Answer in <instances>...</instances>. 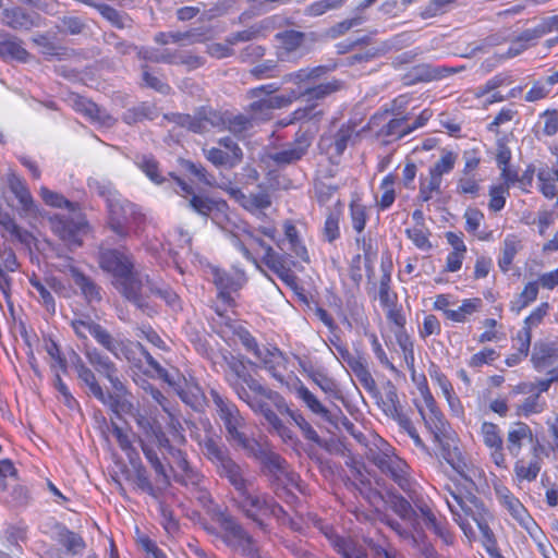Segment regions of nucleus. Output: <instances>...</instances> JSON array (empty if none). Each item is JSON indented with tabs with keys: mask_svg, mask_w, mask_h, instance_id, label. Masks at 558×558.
Returning a JSON list of instances; mask_svg holds the SVG:
<instances>
[{
	"mask_svg": "<svg viewBox=\"0 0 558 558\" xmlns=\"http://www.w3.org/2000/svg\"><path fill=\"white\" fill-rule=\"evenodd\" d=\"M286 413L289 414V416L300 427L304 437L307 440H311L317 445L322 444V439L317 432L312 427V425L305 420V417L301 413L292 411L289 408H286Z\"/></svg>",
	"mask_w": 558,
	"mask_h": 558,
	"instance_id": "62",
	"label": "nucleus"
},
{
	"mask_svg": "<svg viewBox=\"0 0 558 558\" xmlns=\"http://www.w3.org/2000/svg\"><path fill=\"white\" fill-rule=\"evenodd\" d=\"M257 462L260 464V472L269 478V482H271L288 463L287 460L274 451L270 446Z\"/></svg>",
	"mask_w": 558,
	"mask_h": 558,
	"instance_id": "33",
	"label": "nucleus"
},
{
	"mask_svg": "<svg viewBox=\"0 0 558 558\" xmlns=\"http://www.w3.org/2000/svg\"><path fill=\"white\" fill-rule=\"evenodd\" d=\"M379 442L380 447H377V449H369L367 458L381 471L385 466H387V463L392 460L395 454H392L391 448L386 441L379 439Z\"/></svg>",
	"mask_w": 558,
	"mask_h": 558,
	"instance_id": "58",
	"label": "nucleus"
},
{
	"mask_svg": "<svg viewBox=\"0 0 558 558\" xmlns=\"http://www.w3.org/2000/svg\"><path fill=\"white\" fill-rule=\"evenodd\" d=\"M344 88V82L338 78L317 84L305 88L299 94V97L307 102L324 100L332 94Z\"/></svg>",
	"mask_w": 558,
	"mask_h": 558,
	"instance_id": "29",
	"label": "nucleus"
},
{
	"mask_svg": "<svg viewBox=\"0 0 558 558\" xmlns=\"http://www.w3.org/2000/svg\"><path fill=\"white\" fill-rule=\"evenodd\" d=\"M223 362L226 364L225 380L229 387L254 413L263 415L272 429L277 432L283 423L270 409L268 401L272 402L278 411L283 413L286 408H289L283 398L278 392L264 386L250 373L247 364L255 366V363L245 360L242 355L231 353L223 355Z\"/></svg>",
	"mask_w": 558,
	"mask_h": 558,
	"instance_id": "1",
	"label": "nucleus"
},
{
	"mask_svg": "<svg viewBox=\"0 0 558 558\" xmlns=\"http://www.w3.org/2000/svg\"><path fill=\"white\" fill-rule=\"evenodd\" d=\"M263 263L274 271L289 288L298 289V277L291 269V262L286 255L274 251L271 246H266V253L263 256Z\"/></svg>",
	"mask_w": 558,
	"mask_h": 558,
	"instance_id": "14",
	"label": "nucleus"
},
{
	"mask_svg": "<svg viewBox=\"0 0 558 558\" xmlns=\"http://www.w3.org/2000/svg\"><path fill=\"white\" fill-rule=\"evenodd\" d=\"M381 472L389 475L401 489L407 490L410 487L407 476V463L399 457L395 456Z\"/></svg>",
	"mask_w": 558,
	"mask_h": 558,
	"instance_id": "40",
	"label": "nucleus"
},
{
	"mask_svg": "<svg viewBox=\"0 0 558 558\" xmlns=\"http://www.w3.org/2000/svg\"><path fill=\"white\" fill-rule=\"evenodd\" d=\"M307 376L327 395L335 399H342L341 392L338 388L337 383L327 376V374L322 369H316L311 367L305 371Z\"/></svg>",
	"mask_w": 558,
	"mask_h": 558,
	"instance_id": "38",
	"label": "nucleus"
},
{
	"mask_svg": "<svg viewBox=\"0 0 558 558\" xmlns=\"http://www.w3.org/2000/svg\"><path fill=\"white\" fill-rule=\"evenodd\" d=\"M99 267L113 278L112 284L117 291L131 302L138 311L148 317L157 314V308L147 302L142 293V274L135 268L133 255L128 251L100 247L98 252Z\"/></svg>",
	"mask_w": 558,
	"mask_h": 558,
	"instance_id": "4",
	"label": "nucleus"
},
{
	"mask_svg": "<svg viewBox=\"0 0 558 558\" xmlns=\"http://www.w3.org/2000/svg\"><path fill=\"white\" fill-rule=\"evenodd\" d=\"M38 14L26 12L21 7L8 8L2 11V23L14 31H29L38 26Z\"/></svg>",
	"mask_w": 558,
	"mask_h": 558,
	"instance_id": "27",
	"label": "nucleus"
},
{
	"mask_svg": "<svg viewBox=\"0 0 558 558\" xmlns=\"http://www.w3.org/2000/svg\"><path fill=\"white\" fill-rule=\"evenodd\" d=\"M223 362L226 364L225 380L229 387L254 413L263 415L272 429L277 432L283 423L270 409L268 401L272 402L278 411L283 413L286 408H289L283 398L278 392L264 386L250 373L247 364L255 366V363L245 360L242 355L231 353L223 355Z\"/></svg>",
	"mask_w": 558,
	"mask_h": 558,
	"instance_id": "3",
	"label": "nucleus"
},
{
	"mask_svg": "<svg viewBox=\"0 0 558 558\" xmlns=\"http://www.w3.org/2000/svg\"><path fill=\"white\" fill-rule=\"evenodd\" d=\"M56 28L59 33L78 35L86 28V24L78 16L64 15L59 19V23Z\"/></svg>",
	"mask_w": 558,
	"mask_h": 558,
	"instance_id": "61",
	"label": "nucleus"
},
{
	"mask_svg": "<svg viewBox=\"0 0 558 558\" xmlns=\"http://www.w3.org/2000/svg\"><path fill=\"white\" fill-rule=\"evenodd\" d=\"M230 442H234L244 450L248 458H253L256 461L259 460L269 447L268 442H260L255 438H250L244 433H240L239 436L234 437Z\"/></svg>",
	"mask_w": 558,
	"mask_h": 558,
	"instance_id": "36",
	"label": "nucleus"
},
{
	"mask_svg": "<svg viewBox=\"0 0 558 558\" xmlns=\"http://www.w3.org/2000/svg\"><path fill=\"white\" fill-rule=\"evenodd\" d=\"M440 453L448 464L463 478L472 483L470 471L471 466L468 463L463 452L453 439L445 438L439 439Z\"/></svg>",
	"mask_w": 558,
	"mask_h": 558,
	"instance_id": "16",
	"label": "nucleus"
},
{
	"mask_svg": "<svg viewBox=\"0 0 558 558\" xmlns=\"http://www.w3.org/2000/svg\"><path fill=\"white\" fill-rule=\"evenodd\" d=\"M538 295V282H529L523 291L510 303V310L519 314L523 308L529 306L532 302L537 299Z\"/></svg>",
	"mask_w": 558,
	"mask_h": 558,
	"instance_id": "48",
	"label": "nucleus"
},
{
	"mask_svg": "<svg viewBox=\"0 0 558 558\" xmlns=\"http://www.w3.org/2000/svg\"><path fill=\"white\" fill-rule=\"evenodd\" d=\"M175 182L181 190L180 192L177 191V193L187 199V206L193 211L203 217L210 215V209L216 202L215 198L195 194L193 186L181 178H175Z\"/></svg>",
	"mask_w": 558,
	"mask_h": 558,
	"instance_id": "25",
	"label": "nucleus"
},
{
	"mask_svg": "<svg viewBox=\"0 0 558 558\" xmlns=\"http://www.w3.org/2000/svg\"><path fill=\"white\" fill-rule=\"evenodd\" d=\"M142 293L146 295L148 301L150 295L157 296L165 301V303L173 311L181 310L180 296L177 292L167 283L156 281L149 278L148 275L143 276L142 281Z\"/></svg>",
	"mask_w": 558,
	"mask_h": 558,
	"instance_id": "18",
	"label": "nucleus"
},
{
	"mask_svg": "<svg viewBox=\"0 0 558 558\" xmlns=\"http://www.w3.org/2000/svg\"><path fill=\"white\" fill-rule=\"evenodd\" d=\"M252 483L246 484L244 487L239 489V495L235 500L236 508L251 521H253L257 527L264 533L268 532V524L264 521L266 509L268 508L269 495L260 493L258 490H251L250 486Z\"/></svg>",
	"mask_w": 558,
	"mask_h": 558,
	"instance_id": "9",
	"label": "nucleus"
},
{
	"mask_svg": "<svg viewBox=\"0 0 558 558\" xmlns=\"http://www.w3.org/2000/svg\"><path fill=\"white\" fill-rule=\"evenodd\" d=\"M283 227H284V235H286V239L288 240V244H289L288 250H290L292 253H294L295 256L300 257L302 260L308 262L310 258H308L307 250L301 243L295 226L290 221H286Z\"/></svg>",
	"mask_w": 558,
	"mask_h": 558,
	"instance_id": "50",
	"label": "nucleus"
},
{
	"mask_svg": "<svg viewBox=\"0 0 558 558\" xmlns=\"http://www.w3.org/2000/svg\"><path fill=\"white\" fill-rule=\"evenodd\" d=\"M70 274L87 303L100 302V287L90 277L76 267H70Z\"/></svg>",
	"mask_w": 558,
	"mask_h": 558,
	"instance_id": "30",
	"label": "nucleus"
},
{
	"mask_svg": "<svg viewBox=\"0 0 558 558\" xmlns=\"http://www.w3.org/2000/svg\"><path fill=\"white\" fill-rule=\"evenodd\" d=\"M204 457L213 464L216 473L229 482L238 492L250 481L244 477L242 466L231 457L228 447L211 436H206L201 442Z\"/></svg>",
	"mask_w": 558,
	"mask_h": 558,
	"instance_id": "6",
	"label": "nucleus"
},
{
	"mask_svg": "<svg viewBox=\"0 0 558 558\" xmlns=\"http://www.w3.org/2000/svg\"><path fill=\"white\" fill-rule=\"evenodd\" d=\"M75 106L77 111L84 113L93 122H97L101 125L112 124V118L106 111L101 110L95 102L85 98H78L75 101Z\"/></svg>",
	"mask_w": 558,
	"mask_h": 558,
	"instance_id": "35",
	"label": "nucleus"
},
{
	"mask_svg": "<svg viewBox=\"0 0 558 558\" xmlns=\"http://www.w3.org/2000/svg\"><path fill=\"white\" fill-rule=\"evenodd\" d=\"M9 185L10 190L22 205L23 210L26 213H33L35 210L34 199L24 182L20 178L12 175L9 180Z\"/></svg>",
	"mask_w": 558,
	"mask_h": 558,
	"instance_id": "45",
	"label": "nucleus"
},
{
	"mask_svg": "<svg viewBox=\"0 0 558 558\" xmlns=\"http://www.w3.org/2000/svg\"><path fill=\"white\" fill-rule=\"evenodd\" d=\"M78 379L88 387L89 393L93 395L102 404L109 407L114 413L119 414V408L123 403L111 393H105L98 384L94 372L89 367H85L77 373Z\"/></svg>",
	"mask_w": 558,
	"mask_h": 558,
	"instance_id": "23",
	"label": "nucleus"
},
{
	"mask_svg": "<svg viewBox=\"0 0 558 558\" xmlns=\"http://www.w3.org/2000/svg\"><path fill=\"white\" fill-rule=\"evenodd\" d=\"M300 482V475L290 468L289 463H287L286 468H283L282 471L272 478L270 485L275 493L278 496H281L279 490L289 493V488H299Z\"/></svg>",
	"mask_w": 558,
	"mask_h": 558,
	"instance_id": "34",
	"label": "nucleus"
},
{
	"mask_svg": "<svg viewBox=\"0 0 558 558\" xmlns=\"http://www.w3.org/2000/svg\"><path fill=\"white\" fill-rule=\"evenodd\" d=\"M483 442L488 448H499L504 445L499 427L490 422H484L481 427Z\"/></svg>",
	"mask_w": 558,
	"mask_h": 558,
	"instance_id": "64",
	"label": "nucleus"
},
{
	"mask_svg": "<svg viewBox=\"0 0 558 558\" xmlns=\"http://www.w3.org/2000/svg\"><path fill=\"white\" fill-rule=\"evenodd\" d=\"M108 213H109V228L120 238L125 239L129 236L126 223L129 220L142 217L137 211L136 206L128 201H119L108 198Z\"/></svg>",
	"mask_w": 558,
	"mask_h": 558,
	"instance_id": "12",
	"label": "nucleus"
},
{
	"mask_svg": "<svg viewBox=\"0 0 558 558\" xmlns=\"http://www.w3.org/2000/svg\"><path fill=\"white\" fill-rule=\"evenodd\" d=\"M323 534L329 541L330 545L335 547L338 554H341L343 558H352L351 549L354 546L353 539H347L337 534L336 530L331 525H323L320 527Z\"/></svg>",
	"mask_w": 558,
	"mask_h": 558,
	"instance_id": "43",
	"label": "nucleus"
},
{
	"mask_svg": "<svg viewBox=\"0 0 558 558\" xmlns=\"http://www.w3.org/2000/svg\"><path fill=\"white\" fill-rule=\"evenodd\" d=\"M312 141L310 132L299 130L293 142L286 144L280 150L270 153L268 157L278 167L293 165L307 154Z\"/></svg>",
	"mask_w": 558,
	"mask_h": 558,
	"instance_id": "10",
	"label": "nucleus"
},
{
	"mask_svg": "<svg viewBox=\"0 0 558 558\" xmlns=\"http://www.w3.org/2000/svg\"><path fill=\"white\" fill-rule=\"evenodd\" d=\"M223 362L226 364L225 380L229 387L254 413L263 415L272 429L277 432L283 423L270 409L268 401L272 402L278 411L283 413L286 408H289L283 398L278 392L264 386L250 373L247 364L255 366V363L245 360L242 355L231 353L223 355Z\"/></svg>",
	"mask_w": 558,
	"mask_h": 558,
	"instance_id": "2",
	"label": "nucleus"
},
{
	"mask_svg": "<svg viewBox=\"0 0 558 558\" xmlns=\"http://www.w3.org/2000/svg\"><path fill=\"white\" fill-rule=\"evenodd\" d=\"M385 541L381 543L375 542L373 538H364L365 548L362 553H354L355 545L351 549V557L352 558H366L368 556H374L377 558H392L390 554L387 551V549L384 546Z\"/></svg>",
	"mask_w": 558,
	"mask_h": 558,
	"instance_id": "55",
	"label": "nucleus"
},
{
	"mask_svg": "<svg viewBox=\"0 0 558 558\" xmlns=\"http://www.w3.org/2000/svg\"><path fill=\"white\" fill-rule=\"evenodd\" d=\"M458 155L453 151H445L441 157L429 168V177L442 182V175L450 173L457 162Z\"/></svg>",
	"mask_w": 558,
	"mask_h": 558,
	"instance_id": "51",
	"label": "nucleus"
},
{
	"mask_svg": "<svg viewBox=\"0 0 558 558\" xmlns=\"http://www.w3.org/2000/svg\"><path fill=\"white\" fill-rule=\"evenodd\" d=\"M355 133L354 124H342L333 135H323L319 141V148L329 154L330 157H340L348 147L349 141Z\"/></svg>",
	"mask_w": 558,
	"mask_h": 558,
	"instance_id": "15",
	"label": "nucleus"
},
{
	"mask_svg": "<svg viewBox=\"0 0 558 558\" xmlns=\"http://www.w3.org/2000/svg\"><path fill=\"white\" fill-rule=\"evenodd\" d=\"M420 390L424 398L425 404H426L427 409L429 410L430 416L428 420H426L422 409H420V413L423 416V418L425 420L426 425L430 429H433V432L435 434V438L438 439L439 436H438L437 432L442 430L445 427L444 415L436 407V402H435L432 393L429 392L427 386L425 385L424 388H420Z\"/></svg>",
	"mask_w": 558,
	"mask_h": 558,
	"instance_id": "32",
	"label": "nucleus"
},
{
	"mask_svg": "<svg viewBox=\"0 0 558 558\" xmlns=\"http://www.w3.org/2000/svg\"><path fill=\"white\" fill-rule=\"evenodd\" d=\"M388 504L395 513L411 526H414L417 513L403 496L392 494L389 497Z\"/></svg>",
	"mask_w": 558,
	"mask_h": 558,
	"instance_id": "42",
	"label": "nucleus"
},
{
	"mask_svg": "<svg viewBox=\"0 0 558 558\" xmlns=\"http://www.w3.org/2000/svg\"><path fill=\"white\" fill-rule=\"evenodd\" d=\"M482 306V300L478 298L464 300L458 310H445L448 319L457 323L465 322L469 315L475 313Z\"/></svg>",
	"mask_w": 558,
	"mask_h": 558,
	"instance_id": "47",
	"label": "nucleus"
},
{
	"mask_svg": "<svg viewBox=\"0 0 558 558\" xmlns=\"http://www.w3.org/2000/svg\"><path fill=\"white\" fill-rule=\"evenodd\" d=\"M536 440L537 439L534 437L531 427L526 423L515 422L508 430L506 449L512 457L518 458L526 441L531 442L533 446Z\"/></svg>",
	"mask_w": 558,
	"mask_h": 558,
	"instance_id": "22",
	"label": "nucleus"
},
{
	"mask_svg": "<svg viewBox=\"0 0 558 558\" xmlns=\"http://www.w3.org/2000/svg\"><path fill=\"white\" fill-rule=\"evenodd\" d=\"M134 468V483L136 486L147 493L148 495L157 498L159 488H155L151 484L148 473L142 463L133 464Z\"/></svg>",
	"mask_w": 558,
	"mask_h": 558,
	"instance_id": "59",
	"label": "nucleus"
},
{
	"mask_svg": "<svg viewBox=\"0 0 558 558\" xmlns=\"http://www.w3.org/2000/svg\"><path fill=\"white\" fill-rule=\"evenodd\" d=\"M417 507L427 527L433 529L434 532L438 534L446 544H450L452 542V535L438 524L437 519L432 510L426 505Z\"/></svg>",
	"mask_w": 558,
	"mask_h": 558,
	"instance_id": "60",
	"label": "nucleus"
},
{
	"mask_svg": "<svg viewBox=\"0 0 558 558\" xmlns=\"http://www.w3.org/2000/svg\"><path fill=\"white\" fill-rule=\"evenodd\" d=\"M75 335L80 339H87L88 335L102 345L114 357L120 359L121 355L128 357V348L123 341L116 339L107 329L101 325L95 323L89 316L75 318L71 322Z\"/></svg>",
	"mask_w": 558,
	"mask_h": 558,
	"instance_id": "8",
	"label": "nucleus"
},
{
	"mask_svg": "<svg viewBox=\"0 0 558 558\" xmlns=\"http://www.w3.org/2000/svg\"><path fill=\"white\" fill-rule=\"evenodd\" d=\"M180 165L185 171L196 177L202 183L208 186H215V177L210 174L202 163H196L187 159H180Z\"/></svg>",
	"mask_w": 558,
	"mask_h": 558,
	"instance_id": "57",
	"label": "nucleus"
},
{
	"mask_svg": "<svg viewBox=\"0 0 558 558\" xmlns=\"http://www.w3.org/2000/svg\"><path fill=\"white\" fill-rule=\"evenodd\" d=\"M229 195L234 198L244 209L248 211L263 210L271 205V199L268 193L260 192L257 194H244L238 187L226 189Z\"/></svg>",
	"mask_w": 558,
	"mask_h": 558,
	"instance_id": "28",
	"label": "nucleus"
},
{
	"mask_svg": "<svg viewBox=\"0 0 558 558\" xmlns=\"http://www.w3.org/2000/svg\"><path fill=\"white\" fill-rule=\"evenodd\" d=\"M60 543L68 549L69 554L81 555L85 548V542L81 535L68 529H63L60 534Z\"/></svg>",
	"mask_w": 558,
	"mask_h": 558,
	"instance_id": "56",
	"label": "nucleus"
},
{
	"mask_svg": "<svg viewBox=\"0 0 558 558\" xmlns=\"http://www.w3.org/2000/svg\"><path fill=\"white\" fill-rule=\"evenodd\" d=\"M521 248V241L513 234H509L504 240L501 257L498 260L499 268L507 272L513 262L514 256Z\"/></svg>",
	"mask_w": 558,
	"mask_h": 558,
	"instance_id": "46",
	"label": "nucleus"
},
{
	"mask_svg": "<svg viewBox=\"0 0 558 558\" xmlns=\"http://www.w3.org/2000/svg\"><path fill=\"white\" fill-rule=\"evenodd\" d=\"M209 393L217 413L223 422L227 432V440L230 441L242 433L240 428L244 425V418L242 417L238 407L232 401L222 397L215 389H211Z\"/></svg>",
	"mask_w": 558,
	"mask_h": 558,
	"instance_id": "11",
	"label": "nucleus"
},
{
	"mask_svg": "<svg viewBox=\"0 0 558 558\" xmlns=\"http://www.w3.org/2000/svg\"><path fill=\"white\" fill-rule=\"evenodd\" d=\"M142 293L146 295L148 301L150 295L157 296L165 301V303L173 311L181 310L180 296L177 292L167 283L156 281L149 278L148 275L143 276L142 281Z\"/></svg>",
	"mask_w": 558,
	"mask_h": 558,
	"instance_id": "17",
	"label": "nucleus"
},
{
	"mask_svg": "<svg viewBox=\"0 0 558 558\" xmlns=\"http://www.w3.org/2000/svg\"><path fill=\"white\" fill-rule=\"evenodd\" d=\"M298 396L311 409L312 412L320 415L325 421L331 420V411L325 408L305 386H301L298 389Z\"/></svg>",
	"mask_w": 558,
	"mask_h": 558,
	"instance_id": "54",
	"label": "nucleus"
},
{
	"mask_svg": "<svg viewBox=\"0 0 558 558\" xmlns=\"http://www.w3.org/2000/svg\"><path fill=\"white\" fill-rule=\"evenodd\" d=\"M22 40L10 34L0 43V58L3 60H15L19 62H27L31 54L22 46Z\"/></svg>",
	"mask_w": 558,
	"mask_h": 558,
	"instance_id": "31",
	"label": "nucleus"
},
{
	"mask_svg": "<svg viewBox=\"0 0 558 558\" xmlns=\"http://www.w3.org/2000/svg\"><path fill=\"white\" fill-rule=\"evenodd\" d=\"M495 493L500 505L520 525L529 529V525L534 523L522 502L507 487H496Z\"/></svg>",
	"mask_w": 558,
	"mask_h": 558,
	"instance_id": "19",
	"label": "nucleus"
},
{
	"mask_svg": "<svg viewBox=\"0 0 558 558\" xmlns=\"http://www.w3.org/2000/svg\"><path fill=\"white\" fill-rule=\"evenodd\" d=\"M447 490L449 496L446 497V502L464 535L469 539L474 538L476 536L475 526L487 553L495 558H502L499 554L495 555L496 541L489 527L493 514L484 501L472 493L462 492L458 486L454 489L448 487Z\"/></svg>",
	"mask_w": 558,
	"mask_h": 558,
	"instance_id": "5",
	"label": "nucleus"
},
{
	"mask_svg": "<svg viewBox=\"0 0 558 558\" xmlns=\"http://www.w3.org/2000/svg\"><path fill=\"white\" fill-rule=\"evenodd\" d=\"M155 117V107L149 104L142 102L137 106L126 109L122 114V120L126 124L132 125L144 120H153Z\"/></svg>",
	"mask_w": 558,
	"mask_h": 558,
	"instance_id": "44",
	"label": "nucleus"
},
{
	"mask_svg": "<svg viewBox=\"0 0 558 558\" xmlns=\"http://www.w3.org/2000/svg\"><path fill=\"white\" fill-rule=\"evenodd\" d=\"M549 304L547 302L541 303L525 319L524 326L522 330L518 332L519 336L525 338L527 336V340L531 341L532 333L531 329L533 327L538 326L544 317L548 314Z\"/></svg>",
	"mask_w": 558,
	"mask_h": 558,
	"instance_id": "52",
	"label": "nucleus"
},
{
	"mask_svg": "<svg viewBox=\"0 0 558 558\" xmlns=\"http://www.w3.org/2000/svg\"><path fill=\"white\" fill-rule=\"evenodd\" d=\"M211 505L209 510L213 519L219 523L226 533L225 541L238 554L242 556L257 555V546L253 537L245 531V529L236 521L234 517L215 505L209 495L204 496Z\"/></svg>",
	"mask_w": 558,
	"mask_h": 558,
	"instance_id": "7",
	"label": "nucleus"
},
{
	"mask_svg": "<svg viewBox=\"0 0 558 558\" xmlns=\"http://www.w3.org/2000/svg\"><path fill=\"white\" fill-rule=\"evenodd\" d=\"M86 359L89 364L102 376L108 373H118L116 364L96 348L87 349L85 352Z\"/></svg>",
	"mask_w": 558,
	"mask_h": 558,
	"instance_id": "41",
	"label": "nucleus"
},
{
	"mask_svg": "<svg viewBox=\"0 0 558 558\" xmlns=\"http://www.w3.org/2000/svg\"><path fill=\"white\" fill-rule=\"evenodd\" d=\"M341 216V206L338 202L336 208L329 213L326 218L323 234L326 241L332 243L340 236L339 221Z\"/></svg>",
	"mask_w": 558,
	"mask_h": 558,
	"instance_id": "53",
	"label": "nucleus"
},
{
	"mask_svg": "<svg viewBox=\"0 0 558 558\" xmlns=\"http://www.w3.org/2000/svg\"><path fill=\"white\" fill-rule=\"evenodd\" d=\"M345 1L347 0H318L307 5L304 13L307 16H320L328 11L341 8Z\"/></svg>",
	"mask_w": 558,
	"mask_h": 558,
	"instance_id": "63",
	"label": "nucleus"
},
{
	"mask_svg": "<svg viewBox=\"0 0 558 558\" xmlns=\"http://www.w3.org/2000/svg\"><path fill=\"white\" fill-rule=\"evenodd\" d=\"M275 38L284 51L291 53L298 51L306 44H315L318 39V36L315 32L304 33L294 29H287L277 33Z\"/></svg>",
	"mask_w": 558,
	"mask_h": 558,
	"instance_id": "26",
	"label": "nucleus"
},
{
	"mask_svg": "<svg viewBox=\"0 0 558 558\" xmlns=\"http://www.w3.org/2000/svg\"><path fill=\"white\" fill-rule=\"evenodd\" d=\"M88 229V222L81 214L72 218H61L53 222V231L70 247H78L83 241L81 234Z\"/></svg>",
	"mask_w": 558,
	"mask_h": 558,
	"instance_id": "13",
	"label": "nucleus"
},
{
	"mask_svg": "<svg viewBox=\"0 0 558 558\" xmlns=\"http://www.w3.org/2000/svg\"><path fill=\"white\" fill-rule=\"evenodd\" d=\"M556 360V350L546 343L536 342L533 348L531 361L536 371L542 372Z\"/></svg>",
	"mask_w": 558,
	"mask_h": 558,
	"instance_id": "37",
	"label": "nucleus"
},
{
	"mask_svg": "<svg viewBox=\"0 0 558 558\" xmlns=\"http://www.w3.org/2000/svg\"><path fill=\"white\" fill-rule=\"evenodd\" d=\"M456 72H458V70L454 68L432 66L430 64L422 63L411 68L403 80L405 84L412 85L420 82L439 80Z\"/></svg>",
	"mask_w": 558,
	"mask_h": 558,
	"instance_id": "21",
	"label": "nucleus"
},
{
	"mask_svg": "<svg viewBox=\"0 0 558 558\" xmlns=\"http://www.w3.org/2000/svg\"><path fill=\"white\" fill-rule=\"evenodd\" d=\"M213 281L217 289L219 290L218 298L228 304H231L233 302V299L231 298V292H236L246 282L244 272H239L233 276L225 270L216 268L213 271Z\"/></svg>",
	"mask_w": 558,
	"mask_h": 558,
	"instance_id": "20",
	"label": "nucleus"
},
{
	"mask_svg": "<svg viewBox=\"0 0 558 558\" xmlns=\"http://www.w3.org/2000/svg\"><path fill=\"white\" fill-rule=\"evenodd\" d=\"M204 155L217 168L233 169L242 162L238 157L218 147L204 149Z\"/></svg>",
	"mask_w": 558,
	"mask_h": 558,
	"instance_id": "39",
	"label": "nucleus"
},
{
	"mask_svg": "<svg viewBox=\"0 0 558 558\" xmlns=\"http://www.w3.org/2000/svg\"><path fill=\"white\" fill-rule=\"evenodd\" d=\"M544 451L543 445L536 440L532 446L533 458L526 462L524 459H518L514 463V474L519 481H535L542 469L541 453Z\"/></svg>",
	"mask_w": 558,
	"mask_h": 558,
	"instance_id": "24",
	"label": "nucleus"
},
{
	"mask_svg": "<svg viewBox=\"0 0 558 558\" xmlns=\"http://www.w3.org/2000/svg\"><path fill=\"white\" fill-rule=\"evenodd\" d=\"M197 114L201 133L205 132L208 126L222 128L226 124V116L210 107H201Z\"/></svg>",
	"mask_w": 558,
	"mask_h": 558,
	"instance_id": "49",
	"label": "nucleus"
}]
</instances>
